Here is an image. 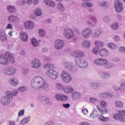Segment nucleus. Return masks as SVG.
<instances>
[{"label":"nucleus","instance_id":"f257e3e1","mask_svg":"<svg viewBox=\"0 0 125 125\" xmlns=\"http://www.w3.org/2000/svg\"><path fill=\"white\" fill-rule=\"evenodd\" d=\"M31 86L35 89L39 90H46L48 89V84L45 83L44 79L41 76L34 77L31 81Z\"/></svg>","mask_w":125,"mask_h":125},{"label":"nucleus","instance_id":"f03ea898","mask_svg":"<svg viewBox=\"0 0 125 125\" xmlns=\"http://www.w3.org/2000/svg\"><path fill=\"white\" fill-rule=\"evenodd\" d=\"M15 62L13 54L6 52L4 55H0V63L2 65H8L9 63L13 64Z\"/></svg>","mask_w":125,"mask_h":125},{"label":"nucleus","instance_id":"7ed1b4c3","mask_svg":"<svg viewBox=\"0 0 125 125\" xmlns=\"http://www.w3.org/2000/svg\"><path fill=\"white\" fill-rule=\"evenodd\" d=\"M117 113L113 115L114 119L117 121H120L122 123H125V110H118Z\"/></svg>","mask_w":125,"mask_h":125},{"label":"nucleus","instance_id":"20e7f679","mask_svg":"<svg viewBox=\"0 0 125 125\" xmlns=\"http://www.w3.org/2000/svg\"><path fill=\"white\" fill-rule=\"evenodd\" d=\"M75 62L76 65L80 68H86V67H87V61L83 59H81L77 58L75 59Z\"/></svg>","mask_w":125,"mask_h":125},{"label":"nucleus","instance_id":"39448f33","mask_svg":"<svg viewBox=\"0 0 125 125\" xmlns=\"http://www.w3.org/2000/svg\"><path fill=\"white\" fill-rule=\"evenodd\" d=\"M61 77L63 82L66 83H70V82L72 81L71 74L68 73L67 71H63L62 73Z\"/></svg>","mask_w":125,"mask_h":125},{"label":"nucleus","instance_id":"423d86ee","mask_svg":"<svg viewBox=\"0 0 125 125\" xmlns=\"http://www.w3.org/2000/svg\"><path fill=\"white\" fill-rule=\"evenodd\" d=\"M94 62L95 64L98 66H104L105 65H108L109 63L107 60L103 58L96 59L95 60Z\"/></svg>","mask_w":125,"mask_h":125},{"label":"nucleus","instance_id":"0eeeda50","mask_svg":"<svg viewBox=\"0 0 125 125\" xmlns=\"http://www.w3.org/2000/svg\"><path fill=\"white\" fill-rule=\"evenodd\" d=\"M46 75L53 80H56L58 78V72L53 69H50L46 72Z\"/></svg>","mask_w":125,"mask_h":125},{"label":"nucleus","instance_id":"6e6552de","mask_svg":"<svg viewBox=\"0 0 125 125\" xmlns=\"http://www.w3.org/2000/svg\"><path fill=\"white\" fill-rule=\"evenodd\" d=\"M115 9L117 12H122L123 9H124V6L123 5V2L120 0H116L115 2Z\"/></svg>","mask_w":125,"mask_h":125},{"label":"nucleus","instance_id":"1a4fd4ad","mask_svg":"<svg viewBox=\"0 0 125 125\" xmlns=\"http://www.w3.org/2000/svg\"><path fill=\"white\" fill-rule=\"evenodd\" d=\"M63 34L66 39H72L74 37V31L70 28L65 29L63 31Z\"/></svg>","mask_w":125,"mask_h":125},{"label":"nucleus","instance_id":"9d476101","mask_svg":"<svg viewBox=\"0 0 125 125\" xmlns=\"http://www.w3.org/2000/svg\"><path fill=\"white\" fill-rule=\"evenodd\" d=\"M41 65L42 63L41 62V61L38 59H34L32 61L31 66L32 68H34V69L40 68Z\"/></svg>","mask_w":125,"mask_h":125},{"label":"nucleus","instance_id":"9b49d317","mask_svg":"<svg viewBox=\"0 0 125 125\" xmlns=\"http://www.w3.org/2000/svg\"><path fill=\"white\" fill-rule=\"evenodd\" d=\"M64 46V41L58 39L55 41V48L56 49H61Z\"/></svg>","mask_w":125,"mask_h":125},{"label":"nucleus","instance_id":"f8f14e48","mask_svg":"<svg viewBox=\"0 0 125 125\" xmlns=\"http://www.w3.org/2000/svg\"><path fill=\"white\" fill-rule=\"evenodd\" d=\"M55 97L56 99L59 101H67L68 100V96L62 94H56Z\"/></svg>","mask_w":125,"mask_h":125},{"label":"nucleus","instance_id":"ddd939ff","mask_svg":"<svg viewBox=\"0 0 125 125\" xmlns=\"http://www.w3.org/2000/svg\"><path fill=\"white\" fill-rule=\"evenodd\" d=\"M71 55L74 57H83L84 56V53L81 51H74L71 53Z\"/></svg>","mask_w":125,"mask_h":125},{"label":"nucleus","instance_id":"4468645a","mask_svg":"<svg viewBox=\"0 0 125 125\" xmlns=\"http://www.w3.org/2000/svg\"><path fill=\"white\" fill-rule=\"evenodd\" d=\"M97 107L101 115H105V114H108V110L105 107L97 105Z\"/></svg>","mask_w":125,"mask_h":125},{"label":"nucleus","instance_id":"2eb2a0df","mask_svg":"<svg viewBox=\"0 0 125 125\" xmlns=\"http://www.w3.org/2000/svg\"><path fill=\"white\" fill-rule=\"evenodd\" d=\"M0 102L2 105L6 106V105H8L10 103V99L7 97H3L1 99Z\"/></svg>","mask_w":125,"mask_h":125},{"label":"nucleus","instance_id":"dca6fc26","mask_svg":"<svg viewBox=\"0 0 125 125\" xmlns=\"http://www.w3.org/2000/svg\"><path fill=\"white\" fill-rule=\"evenodd\" d=\"M91 29L89 28L85 29L83 32H82V36L83 38H87L89 36H90L91 34Z\"/></svg>","mask_w":125,"mask_h":125},{"label":"nucleus","instance_id":"f3484780","mask_svg":"<svg viewBox=\"0 0 125 125\" xmlns=\"http://www.w3.org/2000/svg\"><path fill=\"white\" fill-rule=\"evenodd\" d=\"M99 54L102 57H104V56H107L109 55V51L106 48H103L100 50Z\"/></svg>","mask_w":125,"mask_h":125},{"label":"nucleus","instance_id":"a211bd4d","mask_svg":"<svg viewBox=\"0 0 125 125\" xmlns=\"http://www.w3.org/2000/svg\"><path fill=\"white\" fill-rule=\"evenodd\" d=\"M24 26L26 29H33L35 27V24L32 21H27L25 22Z\"/></svg>","mask_w":125,"mask_h":125},{"label":"nucleus","instance_id":"6ab92c4d","mask_svg":"<svg viewBox=\"0 0 125 125\" xmlns=\"http://www.w3.org/2000/svg\"><path fill=\"white\" fill-rule=\"evenodd\" d=\"M63 90L65 93H73L74 92V88L71 86H67L64 87Z\"/></svg>","mask_w":125,"mask_h":125},{"label":"nucleus","instance_id":"aec40b11","mask_svg":"<svg viewBox=\"0 0 125 125\" xmlns=\"http://www.w3.org/2000/svg\"><path fill=\"white\" fill-rule=\"evenodd\" d=\"M21 38L23 42H27L28 41V34L26 32L21 33Z\"/></svg>","mask_w":125,"mask_h":125},{"label":"nucleus","instance_id":"412c9836","mask_svg":"<svg viewBox=\"0 0 125 125\" xmlns=\"http://www.w3.org/2000/svg\"><path fill=\"white\" fill-rule=\"evenodd\" d=\"M0 39L2 42H6L7 41V37L4 32H0Z\"/></svg>","mask_w":125,"mask_h":125},{"label":"nucleus","instance_id":"4be33fe9","mask_svg":"<svg viewBox=\"0 0 125 125\" xmlns=\"http://www.w3.org/2000/svg\"><path fill=\"white\" fill-rule=\"evenodd\" d=\"M8 20L11 23H13V22H16L18 20V18L15 16L12 15L9 17Z\"/></svg>","mask_w":125,"mask_h":125},{"label":"nucleus","instance_id":"5701e85b","mask_svg":"<svg viewBox=\"0 0 125 125\" xmlns=\"http://www.w3.org/2000/svg\"><path fill=\"white\" fill-rule=\"evenodd\" d=\"M44 2L47 5H48V6H51L52 7L55 6V2L51 0H45Z\"/></svg>","mask_w":125,"mask_h":125},{"label":"nucleus","instance_id":"b1692460","mask_svg":"<svg viewBox=\"0 0 125 125\" xmlns=\"http://www.w3.org/2000/svg\"><path fill=\"white\" fill-rule=\"evenodd\" d=\"M7 8L9 12H11L12 13H14V12H16V8H15V7L13 6H7Z\"/></svg>","mask_w":125,"mask_h":125},{"label":"nucleus","instance_id":"393cba45","mask_svg":"<svg viewBox=\"0 0 125 125\" xmlns=\"http://www.w3.org/2000/svg\"><path fill=\"white\" fill-rule=\"evenodd\" d=\"M10 83L12 85L14 86H16V85H18V80L16 78H14L10 81Z\"/></svg>","mask_w":125,"mask_h":125},{"label":"nucleus","instance_id":"a878e982","mask_svg":"<svg viewBox=\"0 0 125 125\" xmlns=\"http://www.w3.org/2000/svg\"><path fill=\"white\" fill-rule=\"evenodd\" d=\"M90 45H91L90 42L87 40H85L83 41L82 43V45L84 47H89V46H90Z\"/></svg>","mask_w":125,"mask_h":125},{"label":"nucleus","instance_id":"bb28decb","mask_svg":"<svg viewBox=\"0 0 125 125\" xmlns=\"http://www.w3.org/2000/svg\"><path fill=\"white\" fill-rule=\"evenodd\" d=\"M97 116H98V111L96 109L93 110L90 114L91 118H96Z\"/></svg>","mask_w":125,"mask_h":125},{"label":"nucleus","instance_id":"cd10ccee","mask_svg":"<svg viewBox=\"0 0 125 125\" xmlns=\"http://www.w3.org/2000/svg\"><path fill=\"white\" fill-rule=\"evenodd\" d=\"M115 105L116 107H118V108H123V107H124V104L120 101H117L115 103Z\"/></svg>","mask_w":125,"mask_h":125},{"label":"nucleus","instance_id":"c85d7f7f","mask_svg":"<svg viewBox=\"0 0 125 125\" xmlns=\"http://www.w3.org/2000/svg\"><path fill=\"white\" fill-rule=\"evenodd\" d=\"M57 7L60 11H63L64 10V6H63V4L61 3H60L57 4Z\"/></svg>","mask_w":125,"mask_h":125},{"label":"nucleus","instance_id":"c756f323","mask_svg":"<svg viewBox=\"0 0 125 125\" xmlns=\"http://www.w3.org/2000/svg\"><path fill=\"white\" fill-rule=\"evenodd\" d=\"M95 44L96 46H104V43L100 41H96Z\"/></svg>","mask_w":125,"mask_h":125},{"label":"nucleus","instance_id":"7c9ffc66","mask_svg":"<svg viewBox=\"0 0 125 125\" xmlns=\"http://www.w3.org/2000/svg\"><path fill=\"white\" fill-rule=\"evenodd\" d=\"M102 33V31L101 30H98V29L96 30L95 31L94 37H99V36L101 35Z\"/></svg>","mask_w":125,"mask_h":125},{"label":"nucleus","instance_id":"2f4dec72","mask_svg":"<svg viewBox=\"0 0 125 125\" xmlns=\"http://www.w3.org/2000/svg\"><path fill=\"white\" fill-rule=\"evenodd\" d=\"M16 73V69L15 68L10 67L9 68V76H11V75H14Z\"/></svg>","mask_w":125,"mask_h":125},{"label":"nucleus","instance_id":"473e14b6","mask_svg":"<svg viewBox=\"0 0 125 125\" xmlns=\"http://www.w3.org/2000/svg\"><path fill=\"white\" fill-rule=\"evenodd\" d=\"M82 5L83 7H91L92 6V4L91 3L83 2Z\"/></svg>","mask_w":125,"mask_h":125},{"label":"nucleus","instance_id":"72a5a7b5","mask_svg":"<svg viewBox=\"0 0 125 125\" xmlns=\"http://www.w3.org/2000/svg\"><path fill=\"white\" fill-rule=\"evenodd\" d=\"M34 12L37 16H41V15H42V10L40 9L35 10Z\"/></svg>","mask_w":125,"mask_h":125},{"label":"nucleus","instance_id":"f704fd0d","mask_svg":"<svg viewBox=\"0 0 125 125\" xmlns=\"http://www.w3.org/2000/svg\"><path fill=\"white\" fill-rule=\"evenodd\" d=\"M31 43L34 46H38V45H39V42L35 39H32Z\"/></svg>","mask_w":125,"mask_h":125},{"label":"nucleus","instance_id":"c9c22d12","mask_svg":"<svg viewBox=\"0 0 125 125\" xmlns=\"http://www.w3.org/2000/svg\"><path fill=\"white\" fill-rule=\"evenodd\" d=\"M109 96L110 95L107 93H101L100 94V97L101 98H106V97H109Z\"/></svg>","mask_w":125,"mask_h":125},{"label":"nucleus","instance_id":"e433bc0d","mask_svg":"<svg viewBox=\"0 0 125 125\" xmlns=\"http://www.w3.org/2000/svg\"><path fill=\"white\" fill-rule=\"evenodd\" d=\"M118 25H119V23L118 22H115L113 23L111 25V29H112V30H116L117 28H119Z\"/></svg>","mask_w":125,"mask_h":125},{"label":"nucleus","instance_id":"4c0bfd02","mask_svg":"<svg viewBox=\"0 0 125 125\" xmlns=\"http://www.w3.org/2000/svg\"><path fill=\"white\" fill-rule=\"evenodd\" d=\"M72 97L74 98H80L81 94H80V93L78 92H75L72 94Z\"/></svg>","mask_w":125,"mask_h":125},{"label":"nucleus","instance_id":"58836bf2","mask_svg":"<svg viewBox=\"0 0 125 125\" xmlns=\"http://www.w3.org/2000/svg\"><path fill=\"white\" fill-rule=\"evenodd\" d=\"M29 122V119L27 118H25L24 119H22L21 121V125H25V124H27Z\"/></svg>","mask_w":125,"mask_h":125},{"label":"nucleus","instance_id":"ea45409f","mask_svg":"<svg viewBox=\"0 0 125 125\" xmlns=\"http://www.w3.org/2000/svg\"><path fill=\"white\" fill-rule=\"evenodd\" d=\"M56 87L57 89L59 90H61V89H64V86H63V85L60 84V83H58L57 84Z\"/></svg>","mask_w":125,"mask_h":125},{"label":"nucleus","instance_id":"a19ab883","mask_svg":"<svg viewBox=\"0 0 125 125\" xmlns=\"http://www.w3.org/2000/svg\"><path fill=\"white\" fill-rule=\"evenodd\" d=\"M18 90L21 92H24L25 90H27L26 86H21L18 88Z\"/></svg>","mask_w":125,"mask_h":125},{"label":"nucleus","instance_id":"79ce46f5","mask_svg":"<svg viewBox=\"0 0 125 125\" xmlns=\"http://www.w3.org/2000/svg\"><path fill=\"white\" fill-rule=\"evenodd\" d=\"M3 72L5 75H8L9 76V68L6 67L4 68Z\"/></svg>","mask_w":125,"mask_h":125},{"label":"nucleus","instance_id":"37998d69","mask_svg":"<svg viewBox=\"0 0 125 125\" xmlns=\"http://www.w3.org/2000/svg\"><path fill=\"white\" fill-rule=\"evenodd\" d=\"M39 33L41 37H43V36L45 35V32H44V30L42 29H40L39 31Z\"/></svg>","mask_w":125,"mask_h":125},{"label":"nucleus","instance_id":"c03bdc74","mask_svg":"<svg viewBox=\"0 0 125 125\" xmlns=\"http://www.w3.org/2000/svg\"><path fill=\"white\" fill-rule=\"evenodd\" d=\"M44 68H46V69H51L54 68V66L52 64L47 63L44 65Z\"/></svg>","mask_w":125,"mask_h":125},{"label":"nucleus","instance_id":"a18cd8bd","mask_svg":"<svg viewBox=\"0 0 125 125\" xmlns=\"http://www.w3.org/2000/svg\"><path fill=\"white\" fill-rule=\"evenodd\" d=\"M108 46L112 49H115V48L116 47V44H114V43H110L108 44Z\"/></svg>","mask_w":125,"mask_h":125},{"label":"nucleus","instance_id":"49530a36","mask_svg":"<svg viewBox=\"0 0 125 125\" xmlns=\"http://www.w3.org/2000/svg\"><path fill=\"white\" fill-rule=\"evenodd\" d=\"M64 66L65 68L69 69V70H72L73 66H71L69 63H64Z\"/></svg>","mask_w":125,"mask_h":125},{"label":"nucleus","instance_id":"de8ad7c7","mask_svg":"<svg viewBox=\"0 0 125 125\" xmlns=\"http://www.w3.org/2000/svg\"><path fill=\"white\" fill-rule=\"evenodd\" d=\"M92 51L93 53H95V54H97L98 53V51H99V48L98 47H95L93 48Z\"/></svg>","mask_w":125,"mask_h":125},{"label":"nucleus","instance_id":"09e8293b","mask_svg":"<svg viewBox=\"0 0 125 125\" xmlns=\"http://www.w3.org/2000/svg\"><path fill=\"white\" fill-rule=\"evenodd\" d=\"M99 120H100V121H102L103 122H105V121H106V118H105L104 116H103V115H100L98 117Z\"/></svg>","mask_w":125,"mask_h":125},{"label":"nucleus","instance_id":"8fccbe9b","mask_svg":"<svg viewBox=\"0 0 125 125\" xmlns=\"http://www.w3.org/2000/svg\"><path fill=\"white\" fill-rule=\"evenodd\" d=\"M24 113H25V110H21L19 112V114H18L19 116L21 117V116H23V115H24Z\"/></svg>","mask_w":125,"mask_h":125},{"label":"nucleus","instance_id":"3c124183","mask_svg":"<svg viewBox=\"0 0 125 125\" xmlns=\"http://www.w3.org/2000/svg\"><path fill=\"white\" fill-rule=\"evenodd\" d=\"M6 30H8V29H13V26L11 24H8V25L6 27Z\"/></svg>","mask_w":125,"mask_h":125},{"label":"nucleus","instance_id":"603ef678","mask_svg":"<svg viewBox=\"0 0 125 125\" xmlns=\"http://www.w3.org/2000/svg\"><path fill=\"white\" fill-rule=\"evenodd\" d=\"M43 99H45V103H47V104H49V103H51V101L50 100H49V99L45 97H43Z\"/></svg>","mask_w":125,"mask_h":125},{"label":"nucleus","instance_id":"864d4df0","mask_svg":"<svg viewBox=\"0 0 125 125\" xmlns=\"http://www.w3.org/2000/svg\"><path fill=\"white\" fill-rule=\"evenodd\" d=\"M6 94L7 95V97H8V98H10V97H12V96H13V95H12V93H11V92L10 91H8L6 93Z\"/></svg>","mask_w":125,"mask_h":125},{"label":"nucleus","instance_id":"5fc2aeb1","mask_svg":"<svg viewBox=\"0 0 125 125\" xmlns=\"http://www.w3.org/2000/svg\"><path fill=\"white\" fill-rule=\"evenodd\" d=\"M100 103L102 106H104V107L107 106V103L104 101H101Z\"/></svg>","mask_w":125,"mask_h":125},{"label":"nucleus","instance_id":"6e6d98bb","mask_svg":"<svg viewBox=\"0 0 125 125\" xmlns=\"http://www.w3.org/2000/svg\"><path fill=\"white\" fill-rule=\"evenodd\" d=\"M103 79H109L110 78V75L109 74H105L103 75Z\"/></svg>","mask_w":125,"mask_h":125},{"label":"nucleus","instance_id":"4d7b16f0","mask_svg":"<svg viewBox=\"0 0 125 125\" xmlns=\"http://www.w3.org/2000/svg\"><path fill=\"white\" fill-rule=\"evenodd\" d=\"M90 101L91 102V103H95V102H97V99L92 98L90 99Z\"/></svg>","mask_w":125,"mask_h":125},{"label":"nucleus","instance_id":"13d9d810","mask_svg":"<svg viewBox=\"0 0 125 125\" xmlns=\"http://www.w3.org/2000/svg\"><path fill=\"white\" fill-rule=\"evenodd\" d=\"M82 113H83L84 115H87V114H88V110H87V109H82Z\"/></svg>","mask_w":125,"mask_h":125},{"label":"nucleus","instance_id":"bf43d9fd","mask_svg":"<svg viewBox=\"0 0 125 125\" xmlns=\"http://www.w3.org/2000/svg\"><path fill=\"white\" fill-rule=\"evenodd\" d=\"M114 89H115V90H116L117 91H118V90H121V89H122V88L121 87H118V86H114L113 87Z\"/></svg>","mask_w":125,"mask_h":125},{"label":"nucleus","instance_id":"052dcab7","mask_svg":"<svg viewBox=\"0 0 125 125\" xmlns=\"http://www.w3.org/2000/svg\"><path fill=\"white\" fill-rule=\"evenodd\" d=\"M119 51H121V52H125V47H121L119 49Z\"/></svg>","mask_w":125,"mask_h":125},{"label":"nucleus","instance_id":"680f3d73","mask_svg":"<svg viewBox=\"0 0 125 125\" xmlns=\"http://www.w3.org/2000/svg\"><path fill=\"white\" fill-rule=\"evenodd\" d=\"M62 106L64 108H68L69 107H70V104H63Z\"/></svg>","mask_w":125,"mask_h":125},{"label":"nucleus","instance_id":"e2e57ef3","mask_svg":"<svg viewBox=\"0 0 125 125\" xmlns=\"http://www.w3.org/2000/svg\"><path fill=\"white\" fill-rule=\"evenodd\" d=\"M121 89H125V83H123L121 84Z\"/></svg>","mask_w":125,"mask_h":125},{"label":"nucleus","instance_id":"0e129e2a","mask_svg":"<svg viewBox=\"0 0 125 125\" xmlns=\"http://www.w3.org/2000/svg\"><path fill=\"white\" fill-rule=\"evenodd\" d=\"M17 94H18V91L17 90H15L13 92V93L12 94V95L13 96H16V95H17Z\"/></svg>","mask_w":125,"mask_h":125},{"label":"nucleus","instance_id":"69168bd1","mask_svg":"<svg viewBox=\"0 0 125 125\" xmlns=\"http://www.w3.org/2000/svg\"><path fill=\"white\" fill-rule=\"evenodd\" d=\"M39 2V0H33V4H37Z\"/></svg>","mask_w":125,"mask_h":125},{"label":"nucleus","instance_id":"338daca9","mask_svg":"<svg viewBox=\"0 0 125 125\" xmlns=\"http://www.w3.org/2000/svg\"><path fill=\"white\" fill-rule=\"evenodd\" d=\"M81 125H89L87 122H83Z\"/></svg>","mask_w":125,"mask_h":125},{"label":"nucleus","instance_id":"774afa93","mask_svg":"<svg viewBox=\"0 0 125 125\" xmlns=\"http://www.w3.org/2000/svg\"><path fill=\"white\" fill-rule=\"evenodd\" d=\"M9 125H15V122H14V121H12L10 122Z\"/></svg>","mask_w":125,"mask_h":125}]
</instances>
